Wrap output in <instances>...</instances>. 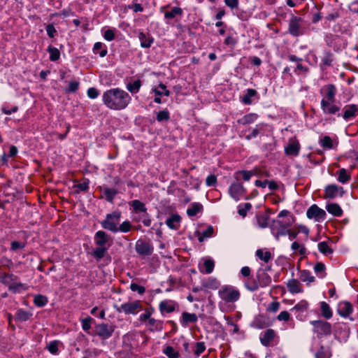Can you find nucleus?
Masks as SVG:
<instances>
[{
    "label": "nucleus",
    "instance_id": "nucleus-50",
    "mask_svg": "<svg viewBox=\"0 0 358 358\" xmlns=\"http://www.w3.org/2000/svg\"><path fill=\"white\" fill-rule=\"evenodd\" d=\"M257 94V91L253 89H248L246 94L243 96L242 101L244 104L250 105L252 103L251 98Z\"/></svg>",
    "mask_w": 358,
    "mask_h": 358
},
{
    "label": "nucleus",
    "instance_id": "nucleus-17",
    "mask_svg": "<svg viewBox=\"0 0 358 358\" xmlns=\"http://www.w3.org/2000/svg\"><path fill=\"white\" fill-rule=\"evenodd\" d=\"M257 280L260 287H266L271 285V277L267 273L266 270L259 269L257 273Z\"/></svg>",
    "mask_w": 358,
    "mask_h": 358
},
{
    "label": "nucleus",
    "instance_id": "nucleus-61",
    "mask_svg": "<svg viewBox=\"0 0 358 358\" xmlns=\"http://www.w3.org/2000/svg\"><path fill=\"white\" fill-rule=\"evenodd\" d=\"M291 248L294 251L299 250V252L301 255H305L306 253V249L305 246L296 241L292 243Z\"/></svg>",
    "mask_w": 358,
    "mask_h": 358
},
{
    "label": "nucleus",
    "instance_id": "nucleus-44",
    "mask_svg": "<svg viewBox=\"0 0 358 358\" xmlns=\"http://www.w3.org/2000/svg\"><path fill=\"white\" fill-rule=\"evenodd\" d=\"M252 175H253V173L252 171L243 170V171H236L234 173V178L236 180H239L240 177L242 176V178L245 181H249L251 178V177L252 176Z\"/></svg>",
    "mask_w": 358,
    "mask_h": 358
},
{
    "label": "nucleus",
    "instance_id": "nucleus-12",
    "mask_svg": "<svg viewBox=\"0 0 358 358\" xmlns=\"http://www.w3.org/2000/svg\"><path fill=\"white\" fill-rule=\"evenodd\" d=\"M96 334L103 340L110 338L115 331V326L101 323L96 326Z\"/></svg>",
    "mask_w": 358,
    "mask_h": 358
},
{
    "label": "nucleus",
    "instance_id": "nucleus-36",
    "mask_svg": "<svg viewBox=\"0 0 358 358\" xmlns=\"http://www.w3.org/2000/svg\"><path fill=\"white\" fill-rule=\"evenodd\" d=\"M183 14L182 9L180 7H173L170 11L164 13V18L171 20L175 18L176 16H182Z\"/></svg>",
    "mask_w": 358,
    "mask_h": 358
},
{
    "label": "nucleus",
    "instance_id": "nucleus-4",
    "mask_svg": "<svg viewBox=\"0 0 358 358\" xmlns=\"http://www.w3.org/2000/svg\"><path fill=\"white\" fill-rule=\"evenodd\" d=\"M218 296L226 303H234L239 300L241 293L239 290L229 285L222 286L218 291Z\"/></svg>",
    "mask_w": 358,
    "mask_h": 358
},
{
    "label": "nucleus",
    "instance_id": "nucleus-6",
    "mask_svg": "<svg viewBox=\"0 0 358 358\" xmlns=\"http://www.w3.org/2000/svg\"><path fill=\"white\" fill-rule=\"evenodd\" d=\"M287 31L294 37L303 35L305 34V28L303 26V19L292 15L289 20Z\"/></svg>",
    "mask_w": 358,
    "mask_h": 358
},
{
    "label": "nucleus",
    "instance_id": "nucleus-15",
    "mask_svg": "<svg viewBox=\"0 0 358 358\" xmlns=\"http://www.w3.org/2000/svg\"><path fill=\"white\" fill-rule=\"evenodd\" d=\"M178 306L177 302L171 299H165L162 301L159 304V310L162 315L166 313H173Z\"/></svg>",
    "mask_w": 358,
    "mask_h": 358
},
{
    "label": "nucleus",
    "instance_id": "nucleus-25",
    "mask_svg": "<svg viewBox=\"0 0 358 358\" xmlns=\"http://www.w3.org/2000/svg\"><path fill=\"white\" fill-rule=\"evenodd\" d=\"M267 124L264 122L256 124L255 127L252 129L251 133L245 136V138L247 140H251L252 138H256L258 135L264 133Z\"/></svg>",
    "mask_w": 358,
    "mask_h": 358
},
{
    "label": "nucleus",
    "instance_id": "nucleus-46",
    "mask_svg": "<svg viewBox=\"0 0 358 358\" xmlns=\"http://www.w3.org/2000/svg\"><path fill=\"white\" fill-rule=\"evenodd\" d=\"M204 271L200 268L201 272L205 273L206 274H210L213 272L215 267V262L213 259H208L204 260L203 264Z\"/></svg>",
    "mask_w": 358,
    "mask_h": 358
},
{
    "label": "nucleus",
    "instance_id": "nucleus-1",
    "mask_svg": "<svg viewBox=\"0 0 358 358\" xmlns=\"http://www.w3.org/2000/svg\"><path fill=\"white\" fill-rule=\"evenodd\" d=\"M102 101L110 110H122L129 105L131 97L124 90L115 87L107 90L103 93Z\"/></svg>",
    "mask_w": 358,
    "mask_h": 358
},
{
    "label": "nucleus",
    "instance_id": "nucleus-19",
    "mask_svg": "<svg viewBox=\"0 0 358 358\" xmlns=\"http://www.w3.org/2000/svg\"><path fill=\"white\" fill-rule=\"evenodd\" d=\"M308 306L309 304L307 301L301 300L291 308L290 310L295 313L296 319L301 320V316L303 313L307 311Z\"/></svg>",
    "mask_w": 358,
    "mask_h": 358
},
{
    "label": "nucleus",
    "instance_id": "nucleus-52",
    "mask_svg": "<svg viewBox=\"0 0 358 358\" xmlns=\"http://www.w3.org/2000/svg\"><path fill=\"white\" fill-rule=\"evenodd\" d=\"M318 250L324 255H329L333 252L332 249L326 241H322L318 243Z\"/></svg>",
    "mask_w": 358,
    "mask_h": 358
},
{
    "label": "nucleus",
    "instance_id": "nucleus-55",
    "mask_svg": "<svg viewBox=\"0 0 358 358\" xmlns=\"http://www.w3.org/2000/svg\"><path fill=\"white\" fill-rule=\"evenodd\" d=\"M331 356L330 351L324 346H321L315 355V358H330Z\"/></svg>",
    "mask_w": 358,
    "mask_h": 358
},
{
    "label": "nucleus",
    "instance_id": "nucleus-27",
    "mask_svg": "<svg viewBox=\"0 0 358 358\" xmlns=\"http://www.w3.org/2000/svg\"><path fill=\"white\" fill-rule=\"evenodd\" d=\"M28 286L26 284L18 282L17 280L15 281L12 285H10L8 287V290L15 294H20L24 291L28 289Z\"/></svg>",
    "mask_w": 358,
    "mask_h": 358
},
{
    "label": "nucleus",
    "instance_id": "nucleus-3",
    "mask_svg": "<svg viewBox=\"0 0 358 358\" xmlns=\"http://www.w3.org/2000/svg\"><path fill=\"white\" fill-rule=\"evenodd\" d=\"M110 240V235L103 231H98L95 233L94 241V244L97 246L92 252V256L96 259L100 260L107 253L110 244H108Z\"/></svg>",
    "mask_w": 358,
    "mask_h": 358
},
{
    "label": "nucleus",
    "instance_id": "nucleus-51",
    "mask_svg": "<svg viewBox=\"0 0 358 358\" xmlns=\"http://www.w3.org/2000/svg\"><path fill=\"white\" fill-rule=\"evenodd\" d=\"M152 92L156 96H166L170 95V92L166 89V87L164 84H160L158 87L154 88Z\"/></svg>",
    "mask_w": 358,
    "mask_h": 358
},
{
    "label": "nucleus",
    "instance_id": "nucleus-31",
    "mask_svg": "<svg viewBox=\"0 0 358 358\" xmlns=\"http://www.w3.org/2000/svg\"><path fill=\"white\" fill-rule=\"evenodd\" d=\"M92 51L95 55L99 54L101 57H104L108 53L106 45L101 42L95 43Z\"/></svg>",
    "mask_w": 358,
    "mask_h": 358
},
{
    "label": "nucleus",
    "instance_id": "nucleus-22",
    "mask_svg": "<svg viewBox=\"0 0 358 358\" xmlns=\"http://www.w3.org/2000/svg\"><path fill=\"white\" fill-rule=\"evenodd\" d=\"M18 280V277L12 273H0V282L9 287L15 281Z\"/></svg>",
    "mask_w": 358,
    "mask_h": 358
},
{
    "label": "nucleus",
    "instance_id": "nucleus-14",
    "mask_svg": "<svg viewBox=\"0 0 358 358\" xmlns=\"http://www.w3.org/2000/svg\"><path fill=\"white\" fill-rule=\"evenodd\" d=\"M341 116L345 121L355 118L358 115V105L348 104L342 109Z\"/></svg>",
    "mask_w": 358,
    "mask_h": 358
},
{
    "label": "nucleus",
    "instance_id": "nucleus-58",
    "mask_svg": "<svg viewBox=\"0 0 358 358\" xmlns=\"http://www.w3.org/2000/svg\"><path fill=\"white\" fill-rule=\"evenodd\" d=\"M256 218L257 224L260 228H266L268 226V216L263 214H259L257 215Z\"/></svg>",
    "mask_w": 358,
    "mask_h": 358
},
{
    "label": "nucleus",
    "instance_id": "nucleus-34",
    "mask_svg": "<svg viewBox=\"0 0 358 358\" xmlns=\"http://www.w3.org/2000/svg\"><path fill=\"white\" fill-rule=\"evenodd\" d=\"M338 180L342 184L348 182L351 179L350 173L345 169H341L338 172Z\"/></svg>",
    "mask_w": 358,
    "mask_h": 358
},
{
    "label": "nucleus",
    "instance_id": "nucleus-64",
    "mask_svg": "<svg viewBox=\"0 0 358 358\" xmlns=\"http://www.w3.org/2000/svg\"><path fill=\"white\" fill-rule=\"evenodd\" d=\"M48 351L52 355H57L58 352V341H52L50 342L47 347Z\"/></svg>",
    "mask_w": 358,
    "mask_h": 358
},
{
    "label": "nucleus",
    "instance_id": "nucleus-13",
    "mask_svg": "<svg viewBox=\"0 0 358 358\" xmlns=\"http://www.w3.org/2000/svg\"><path fill=\"white\" fill-rule=\"evenodd\" d=\"M135 249L139 255L149 256L152 253L154 248L150 242L139 239L136 243Z\"/></svg>",
    "mask_w": 358,
    "mask_h": 358
},
{
    "label": "nucleus",
    "instance_id": "nucleus-16",
    "mask_svg": "<svg viewBox=\"0 0 358 358\" xmlns=\"http://www.w3.org/2000/svg\"><path fill=\"white\" fill-rule=\"evenodd\" d=\"M276 336L275 332L272 329H268L260 335L261 343L266 347L273 345V341Z\"/></svg>",
    "mask_w": 358,
    "mask_h": 358
},
{
    "label": "nucleus",
    "instance_id": "nucleus-35",
    "mask_svg": "<svg viewBox=\"0 0 358 358\" xmlns=\"http://www.w3.org/2000/svg\"><path fill=\"white\" fill-rule=\"evenodd\" d=\"M299 279L308 284L313 282L315 281V277L311 275V273L308 270H301L299 272Z\"/></svg>",
    "mask_w": 358,
    "mask_h": 358
},
{
    "label": "nucleus",
    "instance_id": "nucleus-8",
    "mask_svg": "<svg viewBox=\"0 0 358 358\" xmlns=\"http://www.w3.org/2000/svg\"><path fill=\"white\" fill-rule=\"evenodd\" d=\"M311 325L313 327L314 333L317 334V337H323L331 335L332 329L331 324L323 320L310 321Z\"/></svg>",
    "mask_w": 358,
    "mask_h": 358
},
{
    "label": "nucleus",
    "instance_id": "nucleus-20",
    "mask_svg": "<svg viewBox=\"0 0 358 358\" xmlns=\"http://www.w3.org/2000/svg\"><path fill=\"white\" fill-rule=\"evenodd\" d=\"M287 287L288 291L292 294L301 293L303 292V289L301 282L294 278L287 281Z\"/></svg>",
    "mask_w": 358,
    "mask_h": 358
},
{
    "label": "nucleus",
    "instance_id": "nucleus-5",
    "mask_svg": "<svg viewBox=\"0 0 358 358\" xmlns=\"http://www.w3.org/2000/svg\"><path fill=\"white\" fill-rule=\"evenodd\" d=\"M120 217L121 213L120 211H113L106 215V219L101 222V225L106 230L117 233Z\"/></svg>",
    "mask_w": 358,
    "mask_h": 358
},
{
    "label": "nucleus",
    "instance_id": "nucleus-42",
    "mask_svg": "<svg viewBox=\"0 0 358 358\" xmlns=\"http://www.w3.org/2000/svg\"><path fill=\"white\" fill-rule=\"evenodd\" d=\"M148 324L150 325V330L151 331H160L163 329V322L161 320L150 318L148 320Z\"/></svg>",
    "mask_w": 358,
    "mask_h": 358
},
{
    "label": "nucleus",
    "instance_id": "nucleus-60",
    "mask_svg": "<svg viewBox=\"0 0 358 358\" xmlns=\"http://www.w3.org/2000/svg\"><path fill=\"white\" fill-rule=\"evenodd\" d=\"M324 270L325 266L322 262H317L314 266V271L320 278H324L325 276Z\"/></svg>",
    "mask_w": 358,
    "mask_h": 358
},
{
    "label": "nucleus",
    "instance_id": "nucleus-56",
    "mask_svg": "<svg viewBox=\"0 0 358 358\" xmlns=\"http://www.w3.org/2000/svg\"><path fill=\"white\" fill-rule=\"evenodd\" d=\"M338 193V187L335 185H328L325 188V195L328 198H334Z\"/></svg>",
    "mask_w": 358,
    "mask_h": 358
},
{
    "label": "nucleus",
    "instance_id": "nucleus-23",
    "mask_svg": "<svg viewBox=\"0 0 358 358\" xmlns=\"http://www.w3.org/2000/svg\"><path fill=\"white\" fill-rule=\"evenodd\" d=\"M300 151V144L296 141L290 142L285 148V152L289 156H297Z\"/></svg>",
    "mask_w": 358,
    "mask_h": 358
},
{
    "label": "nucleus",
    "instance_id": "nucleus-26",
    "mask_svg": "<svg viewBox=\"0 0 358 358\" xmlns=\"http://www.w3.org/2000/svg\"><path fill=\"white\" fill-rule=\"evenodd\" d=\"M180 216L178 214H175L166 219V224L171 229H178L180 227Z\"/></svg>",
    "mask_w": 358,
    "mask_h": 358
},
{
    "label": "nucleus",
    "instance_id": "nucleus-29",
    "mask_svg": "<svg viewBox=\"0 0 358 358\" xmlns=\"http://www.w3.org/2000/svg\"><path fill=\"white\" fill-rule=\"evenodd\" d=\"M198 320V317L195 313H189L187 312H184L182 314V318L180 322L182 325L186 326L189 323L196 322Z\"/></svg>",
    "mask_w": 358,
    "mask_h": 358
},
{
    "label": "nucleus",
    "instance_id": "nucleus-7",
    "mask_svg": "<svg viewBox=\"0 0 358 358\" xmlns=\"http://www.w3.org/2000/svg\"><path fill=\"white\" fill-rule=\"evenodd\" d=\"M292 221H286L283 222L279 220H275L273 221V223L271 226V230L272 234L275 236L277 240L279 239V236H286L288 233V228L291 227Z\"/></svg>",
    "mask_w": 358,
    "mask_h": 358
},
{
    "label": "nucleus",
    "instance_id": "nucleus-40",
    "mask_svg": "<svg viewBox=\"0 0 358 358\" xmlns=\"http://www.w3.org/2000/svg\"><path fill=\"white\" fill-rule=\"evenodd\" d=\"M203 285L208 289H217L220 283L216 278L210 277L203 282Z\"/></svg>",
    "mask_w": 358,
    "mask_h": 358
},
{
    "label": "nucleus",
    "instance_id": "nucleus-38",
    "mask_svg": "<svg viewBox=\"0 0 358 358\" xmlns=\"http://www.w3.org/2000/svg\"><path fill=\"white\" fill-rule=\"evenodd\" d=\"M103 192L106 200L110 203H113L115 195L117 194V190L115 189H110L108 187H103Z\"/></svg>",
    "mask_w": 358,
    "mask_h": 358
},
{
    "label": "nucleus",
    "instance_id": "nucleus-45",
    "mask_svg": "<svg viewBox=\"0 0 358 358\" xmlns=\"http://www.w3.org/2000/svg\"><path fill=\"white\" fill-rule=\"evenodd\" d=\"M131 206L136 212H141L143 213V217L146 214L147 208L143 203L139 200H134L131 201Z\"/></svg>",
    "mask_w": 358,
    "mask_h": 358
},
{
    "label": "nucleus",
    "instance_id": "nucleus-54",
    "mask_svg": "<svg viewBox=\"0 0 358 358\" xmlns=\"http://www.w3.org/2000/svg\"><path fill=\"white\" fill-rule=\"evenodd\" d=\"M244 285L247 289L250 292L257 291L260 287L257 280L248 279L244 282Z\"/></svg>",
    "mask_w": 358,
    "mask_h": 358
},
{
    "label": "nucleus",
    "instance_id": "nucleus-9",
    "mask_svg": "<svg viewBox=\"0 0 358 358\" xmlns=\"http://www.w3.org/2000/svg\"><path fill=\"white\" fill-rule=\"evenodd\" d=\"M228 192L230 196L236 201H238L243 198H244L245 200L250 199L248 196L244 197L247 192V189L241 182H238V180L231 184Z\"/></svg>",
    "mask_w": 358,
    "mask_h": 358
},
{
    "label": "nucleus",
    "instance_id": "nucleus-18",
    "mask_svg": "<svg viewBox=\"0 0 358 358\" xmlns=\"http://www.w3.org/2000/svg\"><path fill=\"white\" fill-rule=\"evenodd\" d=\"M353 312V307L349 301H341L338 305L337 313L343 317H348Z\"/></svg>",
    "mask_w": 358,
    "mask_h": 358
},
{
    "label": "nucleus",
    "instance_id": "nucleus-37",
    "mask_svg": "<svg viewBox=\"0 0 358 358\" xmlns=\"http://www.w3.org/2000/svg\"><path fill=\"white\" fill-rule=\"evenodd\" d=\"M320 310L322 316L325 319H330L333 315L332 310L327 303L322 301L320 303Z\"/></svg>",
    "mask_w": 358,
    "mask_h": 358
},
{
    "label": "nucleus",
    "instance_id": "nucleus-21",
    "mask_svg": "<svg viewBox=\"0 0 358 358\" xmlns=\"http://www.w3.org/2000/svg\"><path fill=\"white\" fill-rule=\"evenodd\" d=\"M269 326L268 318L263 315L256 316L251 323V327L256 329H264Z\"/></svg>",
    "mask_w": 358,
    "mask_h": 358
},
{
    "label": "nucleus",
    "instance_id": "nucleus-49",
    "mask_svg": "<svg viewBox=\"0 0 358 358\" xmlns=\"http://www.w3.org/2000/svg\"><path fill=\"white\" fill-rule=\"evenodd\" d=\"M256 256L265 263L268 262L272 258L271 253L269 251L264 252L261 249L256 251Z\"/></svg>",
    "mask_w": 358,
    "mask_h": 358
},
{
    "label": "nucleus",
    "instance_id": "nucleus-28",
    "mask_svg": "<svg viewBox=\"0 0 358 358\" xmlns=\"http://www.w3.org/2000/svg\"><path fill=\"white\" fill-rule=\"evenodd\" d=\"M259 117V115L257 113H251L245 115L243 117L239 119L238 120V123L243 124V125H247L254 123L257 118Z\"/></svg>",
    "mask_w": 358,
    "mask_h": 358
},
{
    "label": "nucleus",
    "instance_id": "nucleus-62",
    "mask_svg": "<svg viewBox=\"0 0 358 358\" xmlns=\"http://www.w3.org/2000/svg\"><path fill=\"white\" fill-rule=\"evenodd\" d=\"M206 350V345L203 342H197L195 345L194 353L196 356L199 357Z\"/></svg>",
    "mask_w": 358,
    "mask_h": 358
},
{
    "label": "nucleus",
    "instance_id": "nucleus-11",
    "mask_svg": "<svg viewBox=\"0 0 358 358\" xmlns=\"http://www.w3.org/2000/svg\"><path fill=\"white\" fill-rule=\"evenodd\" d=\"M306 216L315 222H320L326 219L327 214L323 209L319 208L316 204H313L308 208Z\"/></svg>",
    "mask_w": 358,
    "mask_h": 358
},
{
    "label": "nucleus",
    "instance_id": "nucleus-10",
    "mask_svg": "<svg viewBox=\"0 0 358 358\" xmlns=\"http://www.w3.org/2000/svg\"><path fill=\"white\" fill-rule=\"evenodd\" d=\"M116 310L119 313H124L127 315L136 314L142 310V304L139 301H134L122 303L120 306H115Z\"/></svg>",
    "mask_w": 358,
    "mask_h": 358
},
{
    "label": "nucleus",
    "instance_id": "nucleus-48",
    "mask_svg": "<svg viewBox=\"0 0 358 358\" xmlns=\"http://www.w3.org/2000/svg\"><path fill=\"white\" fill-rule=\"evenodd\" d=\"M47 51L50 54V61L56 62L60 58V52L57 48L50 45L48 46Z\"/></svg>",
    "mask_w": 358,
    "mask_h": 358
},
{
    "label": "nucleus",
    "instance_id": "nucleus-47",
    "mask_svg": "<svg viewBox=\"0 0 358 358\" xmlns=\"http://www.w3.org/2000/svg\"><path fill=\"white\" fill-rule=\"evenodd\" d=\"M320 144L324 149L330 150L334 148V142L331 137L329 136H325L320 138Z\"/></svg>",
    "mask_w": 358,
    "mask_h": 358
},
{
    "label": "nucleus",
    "instance_id": "nucleus-43",
    "mask_svg": "<svg viewBox=\"0 0 358 358\" xmlns=\"http://www.w3.org/2000/svg\"><path fill=\"white\" fill-rule=\"evenodd\" d=\"M48 302L47 296L42 294H36L34 296V303L36 306L42 308Z\"/></svg>",
    "mask_w": 358,
    "mask_h": 358
},
{
    "label": "nucleus",
    "instance_id": "nucleus-63",
    "mask_svg": "<svg viewBox=\"0 0 358 358\" xmlns=\"http://www.w3.org/2000/svg\"><path fill=\"white\" fill-rule=\"evenodd\" d=\"M131 229V224L129 221H124L120 226H117V232L121 231L123 233H127Z\"/></svg>",
    "mask_w": 358,
    "mask_h": 358
},
{
    "label": "nucleus",
    "instance_id": "nucleus-24",
    "mask_svg": "<svg viewBox=\"0 0 358 358\" xmlns=\"http://www.w3.org/2000/svg\"><path fill=\"white\" fill-rule=\"evenodd\" d=\"M138 38L141 41V46L143 48H150L154 42L153 37L148 33L140 32Z\"/></svg>",
    "mask_w": 358,
    "mask_h": 358
},
{
    "label": "nucleus",
    "instance_id": "nucleus-32",
    "mask_svg": "<svg viewBox=\"0 0 358 358\" xmlns=\"http://www.w3.org/2000/svg\"><path fill=\"white\" fill-rule=\"evenodd\" d=\"M203 210V206L200 203H193L187 209V214L189 217H194Z\"/></svg>",
    "mask_w": 358,
    "mask_h": 358
},
{
    "label": "nucleus",
    "instance_id": "nucleus-53",
    "mask_svg": "<svg viewBox=\"0 0 358 358\" xmlns=\"http://www.w3.org/2000/svg\"><path fill=\"white\" fill-rule=\"evenodd\" d=\"M157 120L159 122H167L170 119V113L167 109L160 110L157 114Z\"/></svg>",
    "mask_w": 358,
    "mask_h": 358
},
{
    "label": "nucleus",
    "instance_id": "nucleus-41",
    "mask_svg": "<svg viewBox=\"0 0 358 358\" xmlns=\"http://www.w3.org/2000/svg\"><path fill=\"white\" fill-rule=\"evenodd\" d=\"M141 87V81L138 79L133 83H129L127 85V90L132 94H136L139 92Z\"/></svg>",
    "mask_w": 358,
    "mask_h": 358
},
{
    "label": "nucleus",
    "instance_id": "nucleus-30",
    "mask_svg": "<svg viewBox=\"0 0 358 358\" xmlns=\"http://www.w3.org/2000/svg\"><path fill=\"white\" fill-rule=\"evenodd\" d=\"M327 210L336 217H341L343 215V210L338 203H331L326 206Z\"/></svg>",
    "mask_w": 358,
    "mask_h": 358
},
{
    "label": "nucleus",
    "instance_id": "nucleus-2",
    "mask_svg": "<svg viewBox=\"0 0 358 358\" xmlns=\"http://www.w3.org/2000/svg\"><path fill=\"white\" fill-rule=\"evenodd\" d=\"M324 96L321 100V109L324 115H336L338 117L341 116V107L335 103L336 87L329 84L325 85L322 90Z\"/></svg>",
    "mask_w": 358,
    "mask_h": 358
},
{
    "label": "nucleus",
    "instance_id": "nucleus-39",
    "mask_svg": "<svg viewBox=\"0 0 358 358\" xmlns=\"http://www.w3.org/2000/svg\"><path fill=\"white\" fill-rule=\"evenodd\" d=\"M334 62V54L330 50H326L323 53L322 64L326 66H331Z\"/></svg>",
    "mask_w": 358,
    "mask_h": 358
},
{
    "label": "nucleus",
    "instance_id": "nucleus-33",
    "mask_svg": "<svg viewBox=\"0 0 358 358\" xmlns=\"http://www.w3.org/2000/svg\"><path fill=\"white\" fill-rule=\"evenodd\" d=\"M32 316V313L24 309H17L15 313L16 320L20 322H26L30 319Z\"/></svg>",
    "mask_w": 358,
    "mask_h": 358
},
{
    "label": "nucleus",
    "instance_id": "nucleus-57",
    "mask_svg": "<svg viewBox=\"0 0 358 358\" xmlns=\"http://www.w3.org/2000/svg\"><path fill=\"white\" fill-rule=\"evenodd\" d=\"M163 352L169 358H178L179 357L178 351L171 346H166Z\"/></svg>",
    "mask_w": 358,
    "mask_h": 358
},
{
    "label": "nucleus",
    "instance_id": "nucleus-59",
    "mask_svg": "<svg viewBox=\"0 0 358 358\" xmlns=\"http://www.w3.org/2000/svg\"><path fill=\"white\" fill-rule=\"evenodd\" d=\"M252 208V205L250 203H245L244 204H240L238 206V214L245 217L247 215V212L250 210Z\"/></svg>",
    "mask_w": 358,
    "mask_h": 358
}]
</instances>
